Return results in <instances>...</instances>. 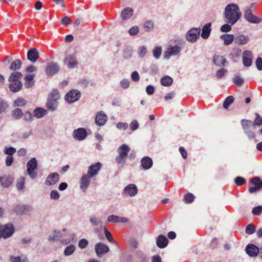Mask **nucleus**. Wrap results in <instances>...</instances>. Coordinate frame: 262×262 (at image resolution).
Here are the masks:
<instances>
[{
	"mask_svg": "<svg viewBox=\"0 0 262 262\" xmlns=\"http://www.w3.org/2000/svg\"><path fill=\"white\" fill-rule=\"evenodd\" d=\"M241 16L242 13L236 4H230L225 7L224 16L226 23L234 25L241 18Z\"/></svg>",
	"mask_w": 262,
	"mask_h": 262,
	"instance_id": "nucleus-1",
	"label": "nucleus"
},
{
	"mask_svg": "<svg viewBox=\"0 0 262 262\" xmlns=\"http://www.w3.org/2000/svg\"><path fill=\"white\" fill-rule=\"evenodd\" d=\"M254 4H251L249 6L247 7L244 11V18L248 22L252 24H258L260 22V19L254 15L253 11L255 10Z\"/></svg>",
	"mask_w": 262,
	"mask_h": 262,
	"instance_id": "nucleus-2",
	"label": "nucleus"
},
{
	"mask_svg": "<svg viewBox=\"0 0 262 262\" xmlns=\"http://www.w3.org/2000/svg\"><path fill=\"white\" fill-rule=\"evenodd\" d=\"M59 98V94L57 90H53L49 96L46 104L48 110L51 111H55L58 106L57 100Z\"/></svg>",
	"mask_w": 262,
	"mask_h": 262,
	"instance_id": "nucleus-3",
	"label": "nucleus"
},
{
	"mask_svg": "<svg viewBox=\"0 0 262 262\" xmlns=\"http://www.w3.org/2000/svg\"><path fill=\"white\" fill-rule=\"evenodd\" d=\"M241 124L245 133L247 135L250 140L255 138V135L254 130L255 129L254 125H252V122L250 120L243 119L241 121Z\"/></svg>",
	"mask_w": 262,
	"mask_h": 262,
	"instance_id": "nucleus-4",
	"label": "nucleus"
},
{
	"mask_svg": "<svg viewBox=\"0 0 262 262\" xmlns=\"http://www.w3.org/2000/svg\"><path fill=\"white\" fill-rule=\"evenodd\" d=\"M15 231V228L12 224L0 225V239H7L11 237Z\"/></svg>",
	"mask_w": 262,
	"mask_h": 262,
	"instance_id": "nucleus-5",
	"label": "nucleus"
},
{
	"mask_svg": "<svg viewBox=\"0 0 262 262\" xmlns=\"http://www.w3.org/2000/svg\"><path fill=\"white\" fill-rule=\"evenodd\" d=\"M37 167V162L35 158H32L27 164V172L31 179H35L37 177L35 170Z\"/></svg>",
	"mask_w": 262,
	"mask_h": 262,
	"instance_id": "nucleus-6",
	"label": "nucleus"
},
{
	"mask_svg": "<svg viewBox=\"0 0 262 262\" xmlns=\"http://www.w3.org/2000/svg\"><path fill=\"white\" fill-rule=\"evenodd\" d=\"M201 30L199 28H193L189 30L186 35V39L191 42H195L200 37Z\"/></svg>",
	"mask_w": 262,
	"mask_h": 262,
	"instance_id": "nucleus-7",
	"label": "nucleus"
},
{
	"mask_svg": "<svg viewBox=\"0 0 262 262\" xmlns=\"http://www.w3.org/2000/svg\"><path fill=\"white\" fill-rule=\"evenodd\" d=\"M80 97V93L76 90H73L68 93L65 96V99L70 103L77 101Z\"/></svg>",
	"mask_w": 262,
	"mask_h": 262,
	"instance_id": "nucleus-8",
	"label": "nucleus"
},
{
	"mask_svg": "<svg viewBox=\"0 0 262 262\" xmlns=\"http://www.w3.org/2000/svg\"><path fill=\"white\" fill-rule=\"evenodd\" d=\"M181 51V48L179 46H170L164 53L165 58L169 59L171 56H175L179 54Z\"/></svg>",
	"mask_w": 262,
	"mask_h": 262,
	"instance_id": "nucleus-9",
	"label": "nucleus"
},
{
	"mask_svg": "<svg viewBox=\"0 0 262 262\" xmlns=\"http://www.w3.org/2000/svg\"><path fill=\"white\" fill-rule=\"evenodd\" d=\"M90 222L94 227V231L95 232H99V231L103 228L102 222L96 216H92L90 219Z\"/></svg>",
	"mask_w": 262,
	"mask_h": 262,
	"instance_id": "nucleus-10",
	"label": "nucleus"
},
{
	"mask_svg": "<svg viewBox=\"0 0 262 262\" xmlns=\"http://www.w3.org/2000/svg\"><path fill=\"white\" fill-rule=\"evenodd\" d=\"M138 193V188L134 184H129L123 189L122 194L123 195L134 196Z\"/></svg>",
	"mask_w": 262,
	"mask_h": 262,
	"instance_id": "nucleus-11",
	"label": "nucleus"
},
{
	"mask_svg": "<svg viewBox=\"0 0 262 262\" xmlns=\"http://www.w3.org/2000/svg\"><path fill=\"white\" fill-rule=\"evenodd\" d=\"M95 249L96 254L99 257L106 254L110 250V248L107 245L100 242L95 245Z\"/></svg>",
	"mask_w": 262,
	"mask_h": 262,
	"instance_id": "nucleus-12",
	"label": "nucleus"
},
{
	"mask_svg": "<svg viewBox=\"0 0 262 262\" xmlns=\"http://www.w3.org/2000/svg\"><path fill=\"white\" fill-rule=\"evenodd\" d=\"M87 135V132L83 128H79L73 132V138L78 141L83 140L86 138Z\"/></svg>",
	"mask_w": 262,
	"mask_h": 262,
	"instance_id": "nucleus-13",
	"label": "nucleus"
},
{
	"mask_svg": "<svg viewBox=\"0 0 262 262\" xmlns=\"http://www.w3.org/2000/svg\"><path fill=\"white\" fill-rule=\"evenodd\" d=\"M243 63L245 67H250L252 64L253 54L251 51L246 50L243 52Z\"/></svg>",
	"mask_w": 262,
	"mask_h": 262,
	"instance_id": "nucleus-14",
	"label": "nucleus"
},
{
	"mask_svg": "<svg viewBox=\"0 0 262 262\" xmlns=\"http://www.w3.org/2000/svg\"><path fill=\"white\" fill-rule=\"evenodd\" d=\"M251 183L253 186L249 187V191L250 193H253L262 188V182L259 178H254Z\"/></svg>",
	"mask_w": 262,
	"mask_h": 262,
	"instance_id": "nucleus-15",
	"label": "nucleus"
},
{
	"mask_svg": "<svg viewBox=\"0 0 262 262\" xmlns=\"http://www.w3.org/2000/svg\"><path fill=\"white\" fill-rule=\"evenodd\" d=\"M101 166L102 164L99 162L91 164L88 168V174L92 177L96 176L101 168Z\"/></svg>",
	"mask_w": 262,
	"mask_h": 262,
	"instance_id": "nucleus-16",
	"label": "nucleus"
},
{
	"mask_svg": "<svg viewBox=\"0 0 262 262\" xmlns=\"http://www.w3.org/2000/svg\"><path fill=\"white\" fill-rule=\"evenodd\" d=\"M32 210L31 205L18 204L16 205L14 210L18 214H27L30 212Z\"/></svg>",
	"mask_w": 262,
	"mask_h": 262,
	"instance_id": "nucleus-17",
	"label": "nucleus"
},
{
	"mask_svg": "<svg viewBox=\"0 0 262 262\" xmlns=\"http://www.w3.org/2000/svg\"><path fill=\"white\" fill-rule=\"evenodd\" d=\"M107 121V115L103 112L100 111L96 115L95 123L99 126L104 125Z\"/></svg>",
	"mask_w": 262,
	"mask_h": 262,
	"instance_id": "nucleus-18",
	"label": "nucleus"
},
{
	"mask_svg": "<svg viewBox=\"0 0 262 262\" xmlns=\"http://www.w3.org/2000/svg\"><path fill=\"white\" fill-rule=\"evenodd\" d=\"M246 252L250 257H255L260 254V248L253 244H249L246 247Z\"/></svg>",
	"mask_w": 262,
	"mask_h": 262,
	"instance_id": "nucleus-19",
	"label": "nucleus"
},
{
	"mask_svg": "<svg viewBox=\"0 0 262 262\" xmlns=\"http://www.w3.org/2000/svg\"><path fill=\"white\" fill-rule=\"evenodd\" d=\"M59 179V176L57 172L50 173L46 178L45 183L48 186L55 184Z\"/></svg>",
	"mask_w": 262,
	"mask_h": 262,
	"instance_id": "nucleus-20",
	"label": "nucleus"
},
{
	"mask_svg": "<svg viewBox=\"0 0 262 262\" xmlns=\"http://www.w3.org/2000/svg\"><path fill=\"white\" fill-rule=\"evenodd\" d=\"M59 70V67L56 63L50 62L47 65L46 72L48 75L53 76Z\"/></svg>",
	"mask_w": 262,
	"mask_h": 262,
	"instance_id": "nucleus-21",
	"label": "nucleus"
},
{
	"mask_svg": "<svg viewBox=\"0 0 262 262\" xmlns=\"http://www.w3.org/2000/svg\"><path fill=\"white\" fill-rule=\"evenodd\" d=\"M64 62L69 69L75 68L78 64L75 56L71 55L67 56L64 60Z\"/></svg>",
	"mask_w": 262,
	"mask_h": 262,
	"instance_id": "nucleus-22",
	"label": "nucleus"
},
{
	"mask_svg": "<svg viewBox=\"0 0 262 262\" xmlns=\"http://www.w3.org/2000/svg\"><path fill=\"white\" fill-rule=\"evenodd\" d=\"M92 178L88 173L83 175L81 177L80 181V188L83 191H85L89 187L90 184L91 178Z\"/></svg>",
	"mask_w": 262,
	"mask_h": 262,
	"instance_id": "nucleus-23",
	"label": "nucleus"
},
{
	"mask_svg": "<svg viewBox=\"0 0 262 262\" xmlns=\"http://www.w3.org/2000/svg\"><path fill=\"white\" fill-rule=\"evenodd\" d=\"M213 61L216 66L220 67H224L227 63V60L223 56L217 54L214 55Z\"/></svg>",
	"mask_w": 262,
	"mask_h": 262,
	"instance_id": "nucleus-24",
	"label": "nucleus"
},
{
	"mask_svg": "<svg viewBox=\"0 0 262 262\" xmlns=\"http://www.w3.org/2000/svg\"><path fill=\"white\" fill-rule=\"evenodd\" d=\"M39 58L38 50L35 48H31L27 53V58L32 62H34Z\"/></svg>",
	"mask_w": 262,
	"mask_h": 262,
	"instance_id": "nucleus-25",
	"label": "nucleus"
},
{
	"mask_svg": "<svg viewBox=\"0 0 262 262\" xmlns=\"http://www.w3.org/2000/svg\"><path fill=\"white\" fill-rule=\"evenodd\" d=\"M168 243L167 237L163 235H159L156 240V244L160 248H164L166 247Z\"/></svg>",
	"mask_w": 262,
	"mask_h": 262,
	"instance_id": "nucleus-26",
	"label": "nucleus"
},
{
	"mask_svg": "<svg viewBox=\"0 0 262 262\" xmlns=\"http://www.w3.org/2000/svg\"><path fill=\"white\" fill-rule=\"evenodd\" d=\"M153 164L152 159L149 157H144L141 160V165L144 170L150 169Z\"/></svg>",
	"mask_w": 262,
	"mask_h": 262,
	"instance_id": "nucleus-27",
	"label": "nucleus"
},
{
	"mask_svg": "<svg viewBox=\"0 0 262 262\" xmlns=\"http://www.w3.org/2000/svg\"><path fill=\"white\" fill-rule=\"evenodd\" d=\"M107 221L111 223H126L128 221V219L124 217L111 215L107 217Z\"/></svg>",
	"mask_w": 262,
	"mask_h": 262,
	"instance_id": "nucleus-28",
	"label": "nucleus"
},
{
	"mask_svg": "<svg viewBox=\"0 0 262 262\" xmlns=\"http://www.w3.org/2000/svg\"><path fill=\"white\" fill-rule=\"evenodd\" d=\"M234 41L235 43L238 45H244L249 42V37L243 34H239L235 37Z\"/></svg>",
	"mask_w": 262,
	"mask_h": 262,
	"instance_id": "nucleus-29",
	"label": "nucleus"
},
{
	"mask_svg": "<svg viewBox=\"0 0 262 262\" xmlns=\"http://www.w3.org/2000/svg\"><path fill=\"white\" fill-rule=\"evenodd\" d=\"M211 24L210 23H207L206 24L202 29V32L201 34V36L204 39H207L211 33Z\"/></svg>",
	"mask_w": 262,
	"mask_h": 262,
	"instance_id": "nucleus-30",
	"label": "nucleus"
},
{
	"mask_svg": "<svg viewBox=\"0 0 262 262\" xmlns=\"http://www.w3.org/2000/svg\"><path fill=\"white\" fill-rule=\"evenodd\" d=\"M1 185L5 188L9 187L13 181V178L8 176L1 177Z\"/></svg>",
	"mask_w": 262,
	"mask_h": 262,
	"instance_id": "nucleus-31",
	"label": "nucleus"
},
{
	"mask_svg": "<svg viewBox=\"0 0 262 262\" xmlns=\"http://www.w3.org/2000/svg\"><path fill=\"white\" fill-rule=\"evenodd\" d=\"M34 75L29 74L27 75L25 77V86L26 88H30L32 87L34 84Z\"/></svg>",
	"mask_w": 262,
	"mask_h": 262,
	"instance_id": "nucleus-32",
	"label": "nucleus"
},
{
	"mask_svg": "<svg viewBox=\"0 0 262 262\" xmlns=\"http://www.w3.org/2000/svg\"><path fill=\"white\" fill-rule=\"evenodd\" d=\"M47 113V111L41 107H37L33 112L34 117L39 119L43 117Z\"/></svg>",
	"mask_w": 262,
	"mask_h": 262,
	"instance_id": "nucleus-33",
	"label": "nucleus"
},
{
	"mask_svg": "<svg viewBox=\"0 0 262 262\" xmlns=\"http://www.w3.org/2000/svg\"><path fill=\"white\" fill-rule=\"evenodd\" d=\"M22 77L23 75L20 72H13L10 74L8 80L9 82H21L20 80Z\"/></svg>",
	"mask_w": 262,
	"mask_h": 262,
	"instance_id": "nucleus-34",
	"label": "nucleus"
},
{
	"mask_svg": "<svg viewBox=\"0 0 262 262\" xmlns=\"http://www.w3.org/2000/svg\"><path fill=\"white\" fill-rule=\"evenodd\" d=\"M23 86L21 82H10L9 89L12 92H17L20 90Z\"/></svg>",
	"mask_w": 262,
	"mask_h": 262,
	"instance_id": "nucleus-35",
	"label": "nucleus"
},
{
	"mask_svg": "<svg viewBox=\"0 0 262 262\" xmlns=\"http://www.w3.org/2000/svg\"><path fill=\"white\" fill-rule=\"evenodd\" d=\"M130 147L126 144H122L118 149V154L127 158Z\"/></svg>",
	"mask_w": 262,
	"mask_h": 262,
	"instance_id": "nucleus-36",
	"label": "nucleus"
},
{
	"mask_svg": "<svg viewBox=\"0 0 262 262\" xmlns=\"http://www.w3.org/2000/svg\"><path fill=\"white\" fill-rule=\"evenodd\" d=\"M221 38L224 41V45L228 46L233 42L234 37L232 34H225L221 36Z\"/></svg>",
	"mask_w": 262,
	"mask_h": 262,
	"instance_id": "nucleus-37",
	"label": "nucleus"
},
{
	"mask_svg": "<svg viewBox=\"0 0 262 262\" xmlns=\"http://www.w3.org/2000/svg\"><path fill=\"white\" fill-rule=\"evenodd\" d=\"M133 9L130 8H125L121 12V17L123 19H128L133 14Z\"/></svg>",
	"mask_w": 262,
	"mask_h": 262,
	"instance_id": "nucleus-38",
	"label": "nucleus"
},
{
	"mask_svg": "<svg viewBox=\"0 0 262 262\" xmlns=\"http://www.w3.org/2000/svg\"><path fill=\"white\" fill-rule=\"evenodd\" d=\"M161 82L163 86H169L172 84L173 79L169 76H165L161 78Z\"/></svg>",
	"mask_w": 262,
	"mask_h": 262,
	"instance_id": "nucleus-39",
	"label": "nucleus"
},
{
	"mask_svg": "<svg viewBox=\"0 0 262 262\" xmlns=\"http://www.w3.org/2000/svg\"><path fill=\"white\" fill-rule=\"evenodd\" d=\"M23 116V113L20 108H16L12 111V117L13 119L17 120Z\"/></svg>",
	"mask_w": 262,
	"mask_h": 262,
	"instance_id": "nucleus-40",
	"label": "nucleus"
},
{
	"mask_svg": "<svg viewBox=\"0 0 262 262\" xmlns=\"http://www.w3.org/2000/svg\"><path fill=\"white\" fill-rule=\"evenodd\" d=\"M22 64V62L20 60L17 59L14 61H13L10 66V70H16L20 69L21 66Z\"/></svg>",
	"mask_w": 262,
	"mask_h": 262,
	"instance_id": "nucleus-41",
	"label": "nucleus"
},
{
	"mask_svg": "<svg viewBox=\"0 0 262 262\" xmlns=\"http://www.w3.org/2000/svg\"><path fill=\"white\" fill-rule=\"evenodd\" d=\"M133 49L130 47L125 48L123 52V57L125 59H129L132 56Z\"/></svg>",
	"mask_w": 262,
	"mask_h": 262,
	"instance_id": "nucleus-42",
	"label": "nucleus"
},
{
	"mask_svg": "<svg viewBox=\"0 0 262 262\" xmlns=\"http://www.w3.org/2000/svg\"><path fill=\"white\" fill-rule=\"evenodd\" d=\"M75 251V247L73 245L68 246L64 251V254L65 256L71 255Z\"/></svg>",
	"mask_w": 262,
	"mask_h": 262,
	"instance_id": "nucleus-43",
	"label": "nucleus"
},
{
	"mask_svg": "<svg viewBox=\"0 0 262 262\" xmlns=\"http://www.w3.org/2000/svg\"><path fill=\"white\" fill-rule=\"evenodd\" d=\"M61 237V233L60 231H55L52 235H50L49 237L50 241H58Z\"/></svg>",
	"mask_w": 262,
	"mask_h": 262,
	"instance_id": "nucleus-44",
	"label": "nucleus"
},
{
	"mask_svg": "<svg viewBox=\"0 0 262 262\" xmlns=\"http://www.w3.org/2000/svg\"><path fill=\"white\" fill-rule=\"evenodd\" d=\"M25 179L24 177L19 178L16 183V187L18 190H22L25 187Z\"/></svg>",
	"mask_w": 262,
	"mask_h": 262,
	"instance_id": "nucleus-45",
	"label": "nucleus"
},
{
	"mask_svg": "<svg viewBox=\"0 0 262 262\" xmlns=\"http://www.w3.org/2000/svg\"><path fill=\"white\" fill-rule=\"evenodd\" d=\"M234 84L238 86H241L244 83V79L238 75H235L232 79Z\"/></svg>",
	"mask_w": 262,
	"mask_h": 262,
	"instance_id": "nucleus-46",
	"label": "nucleus"
},
{
	"mask_svg": "<svg viewBox=\"0 0 262 262\" xmlns=\"http://www.w3.org/2000/svg\"><path fill=\"white\" fill-rule=\"evenodd\" d=\"M27 101L24 98L19 97L14 102V105L15 106H23L25 105Z\"/></svg>",
	"mask_w": 262,
	"mask_h": 262,
	"instance_id": "nucleus-47",
	"label": "nucleus"
},
{
	"mask_svg": "<svg viewBox=\"0 0 262 262\" xmlns=\"http://www.w3.org/2000/svg\"><path fill=\"white\" fill-rule=\"evenodd\" d=\"M126 157L118 154L116 157V161L118 164L120 165L121 167H123L126 162Z\"/></svg>",
	"mask_w": 262,
	"mask_h": 262,
	"instance_id": "nucleus-48",
	"label": "nucleus"
},
{
	"mask_svg": "<svg viewBox=\"0 0 262 262\" xmlns=\"http://www.w3.org/2000/svg\"><path fill=\"white\" fill-rule=\"evenodd\" d=\"M234 100V98L232 96L227 97L224 102V107L226 109L228 108L229 105L233 102Z\"/></svg>",
	"mask_w": 262,
	"mask_h": 262,
	"instance_id": "nucleus-49",
	"label": "nucleus"
},
{
	"mask_svg": "<svg viewBox=\"0 0 262 262\" xmlns=\"http://www.w3.org/2000/svg\"><path fill=\"white\" fill-rule=\"evenodd\" d=\"M147 52V48L145 46H142L139 47L138 50V54L139 57H144Z\"/></svg>",
	"mask_w": 262,
	"mask_h": 262,
	"instance_id": "nucleus-50",
	"label": "nucleus"
},
{
	"mask_svg": "<svg viewBox=\"0 0 262 262\" xmlns=\"http://www.w3.org/2000/svg\"><path fill=\"white\" fill-rule=\"evenodd\" d=\"M194 199V196L190 193H188L186 194L184 196V201L187 203H192Z\"/></svg>",
	"mask_w": 262,
	"mask_h": 262,
	"instance_id": "nucleus-51",
	"label": "nucleus"
},
{
	"mask_svg": "<svg viewBox=\"0 0 262 262\" xmlns=\"http://www.w3.org/2000/svg\"><path fill=\"white\" fill-rule=\"evenodd\" d=\"M153 56L156 59H159L161 55L162 49L160 47H157L153 50Z\"/></svg>",
	"mask_w": 262,
	"mask_h": 262,
	"instance_id": "nucleus-52",
	"label": "nucleus"
},
{
	"mask_svg": "<svg viewBox=\"0 0 262 262\" xmlns=\"http://www.w3.org/2000/svg\"><path fill=\"white\" fill-rule=\"evenodd\" d=\"M16 151V149L12 147H5L4 150V153L8 156H12Z\"/></svg>",
	"mask_w": 262,
	"mask_h": 262,
	"instance_id": "nucleus-53",
	"label": "nucleus"
},
{
	"mask_svg": "<svg viewBox=\"0 0 262 262\" xmlns=\"http://www.w3.org/2000/svg\"><path fill=\"white\" fill-rule=\"evenodd\" d=\"M230 54L233 58H236L240 56L241 54V50L238 48H235L233 49Z\"/></svg>",
	"mask_w": 262,
	"mask_h": 262,
	"instance_id": "nucleus-54",
	"label": "nucleus"
},
{
	"mask_svg": "<svg viewBox=\"0 0 262 262\" xmlns=\"http://www.w3.org/2000/svg\"><path fill=\"white\" fill-rule=\"evenodd\" d=\"M233 25H231L229 23H227L221 26L220 30L222 32H228L231 30V26Z\"/></svg>",
	"mask_w": 262,
	"mask_h": 262,
	"instance_id": "nucleus-55",
	"label": "nucleus"
},
{
	"mask_svg": "<svg viewBox=\"0 0 262 262\" xmlns=\"http://www.w3.org/2000/svg\"><path fill=\"white\" fill-rule=\"evenodd\" d=\"M24 115V119L26 122H31L33 120L34 116L29 112H26Z\"/></svg>",
	"mask_w": 262,
	"mask_h": 262,
	"instance_id": "nucleus-56",
	"label": "nucleus"
},
{
	"mask_svg": "<svg viewBox=\"0 0 262 262\" xmlns=\"http://www.w3.org/2000/svg\"><path fill=\"white\" fill-rule=\"evenodd\" d=\"M255 232V227L252 224H249L246 228V232L248 234H252Z\"/></svg>",
	"mask_w": 262,
	"mask_h": 262,
	"instance_id": "nucleus-57",
	"label": "nucleus"
},
{
	"mask_svg": "<svg viewBox=\"0 0 262 262\" xmlns=\"http://www.w3.org/2000/svg\"><path fill=\"white\" fill-rule=\"evenodd\" d=\"M256 118L254 120L253 124L254 126L255 125H260L262 124V118L259 116L258 113H255Z\"/></svg>",
	"mask_w": 262,
	"mask_h": 262,
	"instance_id": "nucleus-58",
	"label": "nucleus"
},
{
	"mask_svg": "<svg viewBox=\"0 0 262 262\" xmlns=\"http://www.w3.org/2000/svg\"><path fill=\"white\" fill-rule=\"evenodd\" d=\"M227 72V70L225 69H221L216 71V76L217 78H222Z\"/></svg>",
	"mask_w": 262,
	"mask_h": 262,
	"instance_id": "nucleus-59",
	"label": "nucleus"
},
{
	"mask_svg": "<svg viewBox=\"0 0 262 262\" xmlns=\"http://www.w3.org/2000/svg\"><path fill=\"white\" fill-rule=\"evenodd\" d=\"M8 107L7 103L3 99H0V114L4 112Z\"/></svg>",
	"mask_w": 262,
	"mask_h": 262,
	"instance_id": "nucleus-60",
	"label": "nucleus"
},
{
	"mask_svg": "<svg viewBox=\"0 0 262 262\" xmlns=\"http://www.w3.org/2000/svg\"><path fill=\"white\" fill-rule=\"evenodd\" d=\"M252 212L254 215H260L262 212V206H258L257 207H254L252 209Z\"/></svg>",
	"mask_w": 262,
	"mask_h": 262,
	"instance_id": "nucleus-61",
	"label": "nucleus"
},
{
	"mask_svg": "<svg viewBox=\"0 0 262 262\" xmlns=\"http://www.w3.org/2000/svg\"><path fill=\"white\" fill-rule=\"evenodd\" d=\"M88 245V241L84 238L81 239L79 241L78 246L81 249H84Z\"/></svg>",
	"mask_w": 262,
	"mask_h": 262,
	"instance_id": "nucleus-62",
	"label": "nucleus"
},
{
	"mask_svg": "<svg viewBox=\"0 0 262 262\" xmlns=\"http://www.w3.org/2000/svg\"><path fill=\"white\" fill-rule=\"evenodd\" d=\"M139 124L137 120H134L129 124V128L132 131H134L139 128Z\"/></svg>",
	"mask_w": 262,
	"mask_h": 262,
	"instance_id": "nucleus-63",
	"label": "nucleus"
},
{
	"mask_svg": "<svg viewBox=\"0 0 262 262\" xmlns=\"http://www.w3.org/2000/svg\"><path fill=\"white\" fill-rule=\"evenodd\" d=\"M129 81L127 79H123L120 82V85L124 89H127L129 86Z\"/></svg>",
	"mask_w": 262,
	"mask_h": 262,
	"instance_id": "nucleus-64",
	"label": "nucleus"
}]
</instances>
